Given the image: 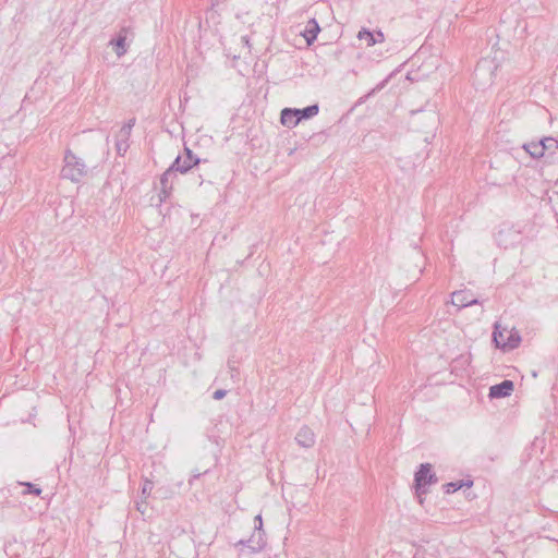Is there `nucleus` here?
Returning <instances> with one entry per match:
<instances>
[{
  "instance_id": "1",
  "label": "nucleus",
  "mask_w": 558,
  "mask_h": 558,
  "mask_svg": "<svg viewBox=\"0 0 558 558\" xmlns=\"http://www.w3.org/2000/svg\"><path fill=\"white\" fill-rule=\"evenodd\" d=\"M64 165L61 169V177L72 182H80L88 173L85 161L72 150L66 149L63 158Z\"/></svg>"
},
{
  "instance_id": "2",
  "label": "nucleus",
  "mask_w": 558,
  "mask_h": 558,
  "mask_svg": "<svg viewBox=\"0 0 558 558\" xmlns=\"http://www.w3.org/2000/svg\"><path fill=\"white\" fill-rule=\"evenodd\" d=\"M189 167H180V159H174L172 165L161 174L160 177V202L167 199L172 191L173 179L177 177V172L186 173Z\"/></svg>"
},
{
  "instance_id": "3",
  "label": "nucleus",
  "mask_w": 558,
  "mask_h": 558,
  "mask_svg": "<svg viewBox=\"0 0 558 558\" xmlns=\"http://www.w3.org/2000/svg\"><path fill=\"white\" fill-rule=\"evenodd\" d=\"M437 476L432 471V464L422 463L414 475V487L416 494L420 496L426 494V486L437 483Z\"/></svg>"
},
{
  "instance_id": "4",
  "label": "nucleus",
  "mask_w": 558,
  "mask_h": 558,
  "mask_svg": "<svg viewBox=\"0 0 558 558\" xmlns=\"http://www.w3.org/2000/svg\"><path fill=\"white\" fill-rule=\"evenodd\" d=\"M254 523L256 532L253 533L248 539L240 541L239 544L246 545L248 548H251L252 553H257L260 551L266 545V541L264 538L265 532L262 529L263 520L260 514H257L254 518Z\"/></svg>"
},
{
  "instance_id": "5",
  "label": "nucleus",
  "mask_w": 558,
  "mask_h": 558,
  "mask_svg": "<svg viewBox=\"0 0 558 558\" xmlns=\"http://www.w3.org/2000/svg\"><path fill=\"white\" fill-rule=\"evenodd\" d=\"M499 336H502V331L499 330V326L496 324L493 331V341L497 348H501L502 350L515 349L521 342L519 333H510L506 340H499Z\"/></svg>"
},
{
  "instance_id": "6",
  "label": "nucleus",
  "mask_w": 558,
  "mask_h": 558,
  "mask_svg": "<svg viewBox=\"0 0 558 558\" xmlns=\"http://www.w3.org/2000/svg\"><path fill=\"white\" fill-rule=\"evenodd\" d=\"M514 389V384L510 379H505L499 384L493 385L489 388L488 397L490 399H500L506 398L512 393Z\"/></svg>"
},
{
  "instance_id": "7",
  "label": "nucleus",
  "mask_w": 558,
  "mask_h": 558,
  "mask_svg": "<svg viewBox=\"0 0 558 558\" xmlns=\"http://www.w3.org/2000/svg\"><path fill=\"white\" fill-rule=\"evenodd\" d=\"M451 299H452V301H451L452 304L454 306H458L459 308H463V307H468V306H472V305L481 303L477 299L472 298L470 291H456L452 293Z\"/></svg>"
},
{
  "instance_id": "8",
  "label": "nucleus",
  "mask_w": 558,
  "mask_h": 558,
  "mask_svg": "<svg viewBox=\"0 0 558 558\" xmlns=\"http://www.w3.org/2000/svg\"><path fill=\"white\" fill-rule=\"evenodd\" d=\"M542 143L544 147V158L546 162L554 163L556 161V151L558 150V141L554 137H544L542 138Z\"/></svg>"
},
{
  "instance_id": "9",
  "label": "nucleus",
  "mask_w": 558,
  "mask_h": 558,
  "mask_svg": "<svg viewBox=\"0 0 558 558\" xmlns=\"http://www.w3.org/2000/svg\"><path fill=\"white\" fill-rule=\"evenodd\" d=\"M296 442L304 448H311L315 444V435L311 428L303 426L295 436Z\"/></svg>"
},
{
  "instance_id": "10",
  "label": "nucleus",
  "mask_w": 558,
  "mask_h": 558,
  "mask_svg": "<svg viewBox=\"0 0 558 558\" xmlns=\"http://www.w3.org/2000/svg\"><path fill=\"white\" fill-rule=\"evenodd\" d=\"M357 38L365 40L367 46H374L377 43L384 41V34L381 32L373 33L366 28H362L357 34Z\"/></svg>"
},
{
  "instance_id": "11",
  "label": "nucleus",
  "mask_w": 558,
  "mask_h": 558,
  "mask_svg": "<svg viewBox=\"0 0 558 558\" xmlns=\"http://www.w3.org/2000/svg\"><path fill=\"white\" fill-rule=\"evenodd\" d=\"M319 32H320V27H319V24L317 23V21L315 19L310 20L304 28V32H303V36H304L306 43L308 45L313 44L316 40Z\"/></svg>"
},
{
  "instance_id": "12",
  "label": "nucleus",
  "mask_w": 558,
  "mask_h": 558,
  "mask_svg": "<svg viewBox=\"0 0 558 558\" xmlns=\"http://www.w3.org/2000/svg\"><path fill=\"white\" fill-rule=\"evenodd\" d=\"M175 159H180L181 168L185 166L189 167V170L202 162V159L196 157L189 147H184V156L179 155Z\"/></svg>"
},
{
  "instance_id": "13",
  "label": "nucleus",
  "mask_w": 558,
  "mask_h": 558,
  "mask_svg": "<svg viewBox=\"0 0 558 558\" xmlns=\"http://www.w3.org/2000/svg\"><path fill=\"white\" fill-rule=\"evenodd\" d=\"M542 140L523 144L522 148L534 159L544 158V147Z\"/></svg>"
},
{
  "instance_id": "14",
  "label": "nucleus",
  "mask_w": 558,
  "mask_h": 558,
  "mask_svg": "<svg viewBox=\"0 0 558 558\" xmlns=\"http://www.w3.org/2000/svg\"><path fill=\"white\" fill-rule=\"evenodd\" d=\"M319 111V107L317 104H314V105H310L305 108H302V109H296L294 108V112H295V116H296V120L298 123L301 122L302 120H306V119H310V118H313L314 116H316Z\"/></svg>"
},
{
  "instance_id": "15",
  "label": "nucleus",
  "mask_w": 558,
  "mask_h": 558,
  "mask_svg": "<svg viewBox=\"0 0 558 558\" xmlns=\"http://www.w3.org/2000/svg\"><path fill=\"white\" fill-rule=\"evenodd\" d=\"M294 108H284L281 111L280 121L284 126L292 128L298 124Z\"/></svg>"
},
{
  "instance_id": "16",
  "label": "nucleus",
  "mask_w": 558,
  "mask_h": 558,
  "mask_svg": "<svg viewBox=\"0 0 558 558\" xmlns=\"http://www.w3.org/2000/svg\"><path fill=\"white\" fill-rule=\"evenodd\" d=\"M125 32L124 28L121 29L118 37L111 41L112 45L116 46V53L118 57L123 56L126 52L125 40L126 36L123 34Z\"/></svg>"
},
{
  "instance_id": "17",
  "label": "nucleus",
  "mask_w": 558,
  "mask_h": 558,
  "mask_svg": "<svg viewBox=\"0 0 558 558\" xmlns=\"http://www.w3.org/2000/svg\"><path fill=\"white\" fill-rule=\"evenodd\" d=\"M472 484H473L472 481H468V482H464V481L450 482V483H447L445 485V490H446L447 494H450V493H454V492L459 490L463 486L471 487Z\"/></svg>"
},
{
  "instance_id": "18",
  "label": "nucleus",
  "mask_w": 558,
  "mask_h": 558,
  "mask_svg": "<svg viewBox=\"0 0 558 558\" xmlns=\"http://www.w3.org/2000/svg\"><path fill=\"white\" fill-rule=\"evenodd\" d=\"M134 124H135V119H131V120H129V122H128V123H125V124L121 128V130H120V132H119V136H120V137L129 138V137H130V135H131V131H132V129H133Z\"/></svg>"
},
{
  "instance_id": "19",
  "label": "nucleus",
  "mask_w": 558,
  "mask_h": 558,
  "mask_svg": "<svg viewBox=\"0 0 558 558\" xmlns=\"http://www.w3.org/2000/svg\"><path fill=\"white\" fill-rule=\"evenodd\" d=\"M128 141H129V138L119 136V138L116 143V148H117V153L120 156H123L125 154V151L128 150V147H129Z\"/></svg>"
},
{
  "instance_id": "20",
  "label": "nucleus",
  "mask_w": 558,
  "mask_h": 558,
  "mask_svg": "<svg viewBox=\"0 0 558 558\" xmlns=\"http://www.w3.org/2000/svg\"><path fill=\"white\" fill-rule=\"evenodd\" d=\"M153 487V482L149 480H145L141 490L142 498L146 499L150 495Z\"/></svg>"
},
{
  "instance_id": "21",
  "label": "nucleus",
  "mask_w": 558,
  "mask_h": 558,
  "mask_svg": "<svg viewBox=\"0 0 558 558\" xmlns=\"http://www.w3.org/2000/svg\"><path fill=\"white\" fill-rule=\"evenodd\" d=\"M490 63L487 60L480 61L475 68V75H478L482 72L489 71L490 70Z\"/></svg>"
},
{
  "instance_id": "22",
  "label": "nucleus",
  "mask_w": 558,
  "mask_h": 558,
  "mask_svg": "<svg viewBox=\"0 0 558 558\" xmlns=\"http://www.w3.org/2000/svg\"><path fill=\"white\" fill-rule=\"evenodd\" d=\"M24 485L26 486L25 494H33L35 496H39L41 494V489L39 487H37L36 485H34L32 483H24Z\"/></svg>"
},
{
  "instance_id": "23",
  "label": "nucleus",
  "mask_w": 558,
  "mask_h": 558,
  "mask_svg": "<svg viewBox=\"0 0 558 558\" xmlns=\"http://www.w3.org/2000/svg\"><path fill=\"white\" fill-rule=\"evenodd\" d=\"M136 510L141 512L142 514L146 513L147 510V504L144 498H142L140 501H136Z\"/></svg>"
},
{
  "instance_id": "24",
  "label": "nucleus",
  "mask_w": 558,
  "mask_h": 558,
  "mask_svg": "<svg viewBox=\"0 0 558 558\" xmlns=\"http://www.w3.org/2000/svg\"><path fill=\"white\" fill-rule=\"evenodd\" d=\"M226 395H227V390H225V389H218V390H216V391L214 392L213 398H214L215 400H221L222 398H225V397H226Z\"/></svg>"
},
{
  "instance_id": "25",
  "label": "nucleus",
  "mask_w": 558,
  "mask_h": 558,
  "mask_svg": "<svg viewBox=\"0 0 558 558\" xmlns=\"http://www.w3.org/2000/svg\"><path fill=\"white\" fill-rule=\"evenodd\" d=\"M499 340H506L504 335L502 336H499Z\"/></svg>"
},
{
  "instance_id": "26",
  "label": "nucleus",
  "mask_w": 558,
  "mask_h": 558,
  "mask_svg": "<svg viewBox=\"0 0 558 558\" xmlns=\"http://www.w3.org/2000/svg\"><path fill=\"white\" fill-rule=\"evenodd\" d=\"M230 368H231V372H232V373H233V372H235V368H234V367H231V366H230Z\"/></svg>"
}]
</instances>
